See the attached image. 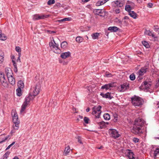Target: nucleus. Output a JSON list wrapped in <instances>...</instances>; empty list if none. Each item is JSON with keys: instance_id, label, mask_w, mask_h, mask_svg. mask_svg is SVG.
<instances>
[{"instance_id": "54", "label": "nucleus", "mask_w": 159, "mask_h": 159, "mask_svg": "<svg viewBox=\"0 0 159 159\" xmlns=\"http://www.w3.org/2000/svg\"><path fill=\"white\" fill-rule=\"evenodd\" d=\"M98 124L99 125H104V122L102 121H100V122H98Z\"/></svg>"}, {"instance_id": "48", "label": "nucleus", "mask_w": 159, "mask_h": 159, "mask_svg": "<svg viewBox=\"0 0 159 159\" xmlns=\"http://www.w3.org/2000/svg\"><path fill=\"white\" fill-rule=\"evenodd\" d=\"M153 6L152 3H149L148 4V7L149 8H152Z\"/></svg>"}, {"instance_id": "50", "label": "nucleus", "mask_w": 159, "mask_h": 159, "mask_svg": "<svg viewBox=\"0 0 159 159\" xmlns=\"http://www.w3.org/2000/svg\"><path fill=\"white\" fill-rule=\"evenodd\" d=\"M78 142L80 143V144H82V143L81 141V139L80 138V137L78 136Z\"/></svg>"}, {"instance_id": "63", "label": "nucleus", "mask_w": 159, "mask_h": 159, "mask_svg": "<svg viewBox=\"0 0 159 159\" xmlns=\"http://www.w3.org/2000/svg\"><path fill=\"white\" fill-rule=\"evenodd\" d=\"M89 110H90V109H89V108H87L86 109V111L87 112H89Z\"/></svg>"}, {"instance_id": "37", "label": "nucleus", "mask_w": 159, "mask_h": 159, "mask_svg": "<svg viewBox=\"0 0 159 159\" xmlns=\"http://www.w3.org/2000/svg\"><path fill=\"white\" fill-rule=\"evenodd\" d=\"M33 19L34 20H39V14H35L34 15L33 17Z\"/></svg>"}, {"instance_id": "33", "label": "nucleus", "mask_w": 159, "mask_h": 159, "mask_svg": "<svg viewBox=\"0 0 159 159\" xmlns=\"http://www.w3.org/2000/svg\"><path fill=\"white\" fill-rule=\"evenodd\" d=\"M83 39L82 37L80 36H78L76 37V40L78 43H81L83 41Z\"/></svg>"}, {"instance_id": "40", "label": "nucleus", "mask_w": 159, "mask_h": 159, "mask_svg": "<svg viewBox=\"0 0 159 159\" xmlns=\"http://www.w3.org/2000/svg\"><path fill=\"white\" fill-rule=\"evenodd\" d=\"M129 78L131 80H134L135 79V75L133 74L130 75L129 76Z\"/></svg>"}, {"instance_id": "45", "label": "nucleus", "mask_w": 159, "mask_h": 159, "mask_svg": "<svg viewBox=\"0 0 159 159\" xmlns=\"http://www.w3.org/2000/svg\"><path fill=\"white\" fill-rule=\"evenodd\" d=\"M151 32L149 30H146L145 31V34H146L147 35H148L149 36H150L151 35Z\"/></svg>"}, {"instance_id": "58", "label": "nucleus", "mask_w": 159, "mask_h": 159, "mask_svg": "<svg viewBox=\"0 0 159 159\" xmlns=\"http://www.w3.org/2000/svg\"><path fill=\"white\" fill-rule=\"evenodd\" d=\"M12 63H13V65H14V67H17V66H16V63H15V61L12 60Z\"/></svg>"}, {"instance_id": "59", "label": "nucleus", "mask_w": 159, "mask_h": 159, "mask_svg": "<svg viewBox=\"0 0 159 159\" xmlns=\"http://www.w3.org/2000/svg\"><path fill=\"white\" fill-rule=\"evenodd\" d=\"M89 1V0H82V2L83 3H85Z\"/></svg>"}, {"instance_id": "5", "label": "nucleus", "mask_w": 159, "mask_h": 159, "mask_svg": "<svg viewBox=\"0 0 159 159\" xmlns=\"http://www.w3.org/2000/svg\"><path fill=\"white\" fill-rule=\"evenodd\" d=\"M40 88L39 85H36L35 87L31 88L30 93L32 95V96H36L40 92Z\"/></svg>"}, {"instance_id": "11", "label": "nucleus", "mask_w": 159, "mask_h": 159, "mask_svg": "<svg viewBox=\"0 0 159 159\" xmlns=\"http://www.w3.org/2000/svg\"><path fill=\"white\" fill-rule=\"evenodd\" d=\"M115 4V7H121L123 5V2L122 0H117L113 2Z\"/></svg>"}, {"instance_id": "44", "label": "nucleus", "mask_w": 159, "mask_h": 159, "mask_svg": "<svg viewBox=\"0 0 159 159\" xmlns=\"http://www.w3.org/2000/svg\"><path fill=\"white\" fill-rule=\"evenodd\" d=\"M115 22L119 23H121L122 22V21L120 20L119 19L117 18L115 19Z\"/></svg>"}, {"instance_id": "1", "label": "nucleus", "mask_w": 159, "mask_h": 159, "mask_svg": "<svg viewBox=\"0 0 159 159\" xmlns=\"http://www.w3.org/2000/svg\"><path fill=\"white\" fill-rule=\"evenodd\" d=\"M101 107L100 106H98V107H94L93 108V111L92 114L93 115H95V119L94 121L98 123V119H99L100 117V115L101 113Z\"/></svg>"}, {"instance_id": "32", "label": "nucleus", "mask_w": 159, "mask_h": 159, "mask_svg": "<svg viewBox=\"0 0 159 159\" xmlns=\"http://www.w3.org/2000/svg\"><path fill=\"white\" fill-rule=\"evenodd\" d=\"M21 89L18 88L16 90L17 95L18 96H20L21 95Z\"/></svg>"}, {"instance_id": "60", "label": "nucleus", "mask_w": 159, "mask_h": 159, "mask_svg": "<svg viewBox=\"0 0 159 159\" xmlns=\"http://www.w3.org/2000/svg\"><path fill=\"white\" fill-rule=\"evenodd\" d=\"M14 71L16 73L17 72V67H14Z\"/></svg>"}, {"instance_id": "34", "label": "nucleus", "mask_w": 159, "mask_h": 159, "mask_svg": "<svg viewBox=\"0 0 159 159\" xmlns=\"http://www.w3.org/2000/svg\"><path fill=\"white\" fill-rule=\"evenodd\" d=\"M7 39V37L4 34H1L0 35V39L2 40H6Z\"/></svg>"}, {"instance_id": "7", "label": "nucleus", "mask_w": 159, "mask_h": 159, "mask_svg": "<svg viewBox=\"0 0 159 159\" xmlns=\"http://www.w3.org/2000/svg\"><path fill=\"white\" fill-rule=\"evenodd\" d=\"M144 123V120L142 119L137 118L135 120L134 125L141 128Z\"/></svg>"}, {"instance_id": "6", "label": "nucleus", "mask_w": 159, "mask_h": 159, "mask_svg": "<svg viewBox=\"0 0 159 159\" xmlns=\"http://www.w3.org/2000/svg\"><path fill=\"white\" fill-rule=\"evenodd\" d=\"M131 132L133 134H140L142 133L141 128L139 126L134 125Z\"/></svg>"}, {"instance_id": "16", "label": "nucleus", "mask_w": 159, "mask_h": 159, "mask_svg": "<svg viewBox=\"0 0 159 159\" xmlns=\"http://www.w3.org/2000/svg\"><path fill=\"white\" fill-rule=\"evenodd\" d=\"M153 157L154 158H156L159 156V148H156L153 150Z\"/></svg>"}, {"instance_id": "25", "label": "nucleus", "mask_w": 159, "mask_h": 159, "mask_svg": "<svg viewBox=\"0 0 159 159\" xmlns=\"http://www.w3.org/2000/svg\"><path fill=\"white\" fill-rule=\"evenodd\" d=\"M4 53L1 50H0V64L2 63L4 59Z\"/></svg>"}, {"instance_id": "21", "label": "nucleus", "mask_w": 159, "mask_h": 159, "mask_svg": "<svg viewBox=\"0 0 159 159\" xmlns=\"http://www.w3.org/2000/svg\"><path fill=\"white\" fill-rule=\"evenodd\" d=\"M100 95L104 98H109L110 99L111 98L110 97V94L109 93H107L106 94H104L103 93H100Z\"/></svg>"}, {"instance_id": "35", "label": "nucleus", "mask_w": 159, "mask_h": 159, "mask_svg": "<svg viewBox=\"0 0 159 159\" xmlns=\"http://www.w3.org/2000/svg\"><path fill=\"white\" fill-rule=\"evenodd\" d=\"M67 43L66 42L64 41L61 44V47L63 48H66L67 46Z\"/></svg>"}, {"instance_id": "52", "label": "nucleus", "mask_w": 159, "mask_h": 159, "mask_svg": "<svg viewBox=\"0 0 159 159\" xmlns=\"http://www.w3.org/2000/svg\"><path fill=\"white\" fill-rule=\"evenodd\" d=\"M99 1L100 2V4H101V5L105 3L104 0H101Z\"/></svg>"}, {"instance_id": "9", "label": "nucleus", "mask_w": 159, "mask_h": 159, "mask_svg": "<svg viewBox=\"0 0 159 159\" xmlns=\"http://www.w3.org/2000/svg\"><path fill=\"white\" fill-rule=\"evenodd\" d=\"M0 81L2 84L4 86H7V80L6 79L4 75L3 74H0Z\"/></svg>"}, {"instance_id": "56", "label": "nucleus", "mask_w": 159, "mask_h": 159, "mask_svg": "<svg viewBox=\"0 0 159 159\" xmlns=\"http://www.w3.org/2000/svg\"><path fill=\"white\" fill-rule=\"evenodd\" d=\"M150 36H152V37H154V38H157V37L156 36L155 34H154L153 33H152L151 32Z\"/></svg>"}, {"instance_id": "46", "label": "nucleus", "mask_w": 159, "mask_h": 159, "mask_svg": "<svg viewBox=\"0 0 159 159\" xmlns=\"http://www.w3.org/2000/svg\"><path fill=\"white\" fill-rule=\"evenodd\" d=\"M139 139L138 138H134L133 139V141L135 143H137L139 142Z\"/></svg>"}, {"instance_id": "15", "label": "nucleus", "mask_w": 159, "mask_h": 159, "mask_svg": "<svg viewBox=\"0 0 159 159\" xmlns=\"http://www.w3.org/2000/svg\"><path fill=\"white\" fill-rule=\"evenodd\" d=\"M113 86V84L112 83H109L104 85L102 86L101 87L102 89H108L112 87Z\"/></svg>"}, {"instance_id": "64", "label": "nucleus", "mask_w": 159, "mask_h": 159, "mask_svg": "<svg viewBox=\"0 0 159 159\" xmlns=\"http://www.w3.org/2000/svg\"><path fill=\"white\" fill-rule=\"evenodd\" d=\"M158 30H159V29L158 28H155L154 29V30L156 31H157Z\"/></svg>"}, {"instance_id": "17", "label": "nucleus", "mask_w": 159, "mask_h": 159, "mask_svg": "<svg viewBox=\"0 0 159 159\" xmlns=\"http://www.w3.org/2000/svg\"><path fill=\"white\" fill-rule=\"evenodd\" d=\"M8 79L9 82L11 85H13L15 84V79L12 76L8 77Z\"/></svg>"}, {"instance_id": "28", "label": "nucleus", "mask_w": 159, "mask_h": 159, "mask_svg": "<svg viewBox=\"0 0 159 159\" xmlns=\"http://www.w3.org/2000/svg\"><path fill=\"white\" fill-rule=\"evenodd\" d=\"M99 35V33H96L92 34L91 36L92 37V38L93 39H98Z\"/></svg>"}, {"instance_id": "30", "label": "nucleus", "mask_w": 159, "mask_h": 159, "mask_svg": "<svg viewBox=\"0 0 159 159\" xmlns=\"http://www.w3.org/2000/svg\"><path fill=\"white\" fill-rule=\"evenodd\" d=\"M132 9V7L129 5H126L125 6V10L127 11L129 13V12H130L131 11V10Z\"/></svg>"}, {"instance_id": "23", "label": "nucleus", "mask_w": 159, "mask_h": 159, "mask_svg": "<svg viewBox=\"0 0 159 159\" xmlns=\"http://www.w3.org/2000/svg\"><path fill=\"white\" fill-rule=\"evenodd\" d=\"M129 14L132 18L134 19H136L137 17V15L134 11H131L130 12H129Z\"/></svg>"}, {"instance_id": "19", "label": "nucleus", "mask_w": 159, "mask_h": 159, "mask_svg": "<svg viewBox=\"0 0 159 159\" xmlns=\"http://www.w3.org/2000/svg\"><path fill=\"white\" fill-rule=\"evenodd\" d=\"M28 105L25 102H24L22 106L20 112L21 113H23L26 108Z\"/></svg>"}, {"instance_id": "36", "label": "nucleus", "mask_w": 159, "mask_h": 159, "mask_svg": "<svg viewBox=\"0 0 159 159\" xmlns=\"http://www.w3.org/2000/svg\"><path fill=\"white\" fill-rule=\"evenodd\" d=\"M143 45L146 48H148L149 47L148 43L146 41L142 42Z\"/></svg>"}, {"instance_id": "31", "label": "nucleus", "mask_w": 159, "mask_h": 159, "mask_svg": "<svg viewBox=\"0 0 159 159\" xmlns=\"http://www.w3.org/2000/svg\"><path fill=\"white\" fill-rule=\"evenodd\" d=\"M103 117L106 120H108L110 119V116L108 113H105L103 115Z\"/></svg>"}, {"instance_id": "49", "label": "nucleus", "mask_w": 159, "mask_h": 159, "mask_svg": "<svg viewBox=\"0 0 159 159\" xmlns=\"http://www.w3.org/2000/svg\"><path fill=\"white\" fill-rule=\"evenodd\" d=\"M13 129L11 131V133L12 134L14 133L15 132L16 130H17L18 129H16L14 128V125L13 126Z\"/></svg>"}, {"instance_id": "24", "label": "nucleus", "mask_w": 159, "mask_h": 159, "mask_svg": "<svg viewBox=\"0 0 159 159\" xmlns=\"http://www.w3.org/2000/svg\"><path fill=\"white\" fill-rule=\"evenodd\" d=\"M17 86L18 88L22 89L24 87V84L21 80L19 81L18 82Z\"/></svg>"}, {"instance_id": "8", "label": "nucleus", "mask_w": 159, "mask_h": 159, "mask_svg": "<svg viewBox=\"0 0 159 159\" xmlns=\"http://www.w3.org/2000/svg\"><path fill=\"white\" fill-rule=\"evenodd\" d=\"M109 133L111 134V136L115 139L118 138L120 135L119 134L117 131L115 129H110L109 130Z\"/></svg>"}, {"instance_id": "4", "label": "nucleus", "mask_w": 159, "mask_h": 159, "mask_svg": "<svg viewBox=\"0 0 159 159\" xmlns=\"http://www.w3.org/2000/svg\"><path fill=\"white\" fill-rule=\"evenodd\" d=\"M12 120L14 123V128L16 129H18L19 127V124L20 121L18 119L17 114L14 112V115L12 114Z\"/></svg>"}, {"instance_id": "13", "label": "nucleus", "mask_w": 159, "mask_h": 159, "mask_svg": "<svg viewBox=\"0 0 159 159\" xmlns=\"http://www.w3.org/2000/svg\"><path fill=\"white\" fill-rule=\"evenodd\" d=\"M71 55V53L70 52H62L61 54L60 57L62 59H65L69 57Z\"/></svg>"}, {"instance_id": "41", "label": "nucleus", "mask_w": 159, "mask_h": 159, "mask_svg": "<svg viewBox=\"0 0 159 159\" xmlns=\"http://www.w3.org/2000/svg\"><path fill=\"white\" fill-rule=\"evenodd\" d=\"M84 122L85 123L88 124L89 123V119L88 117H84Z\"/></svg>"}, {"instance_id": "38", "label": "nucleus", "mask_w": 159, "mask_h": 159, "mask_svg": "<svg viewBox=\"0 0 159 159\" xmlns=\"http://www.w3.org/2000/svg\"><path fill=\"white\" fill-rule=\"evenodd\" d=\"M10 153V152L9 151H7L5 154L3 156V158H5L6 159L8 157Z\"/></svg>"}, {"instance_id": "51", "label": "nucleus", "mask_w": 159, "mask_h": 159, "mask_svg": "<svg viewBox=\"0 0 159 159\" xmlns=\"http://www.w3.org/2000/svg\"><path fill=\"white\" fill-rule=\"evenodd\" d=\"M48 32L49 33V34H54L56 33V32L54 31H51V30H48Z\"/></svg>"}, {"instance_id": "42", "label": "nucleus", "mask_w": 159, "mask_h": 159, "mask_svg": "<svg viewBox=\"0 0 159 159\" xmlns=\"http://www.w3.org/2000/svg\"><path fill=\"white\" fill-rule=\"evenodd\" d=\"M94 12L96 14H98L101 13V11L99 9L95 10H94Z\"/></svg>"}, {"instance_id": "2", "label": "nucleus", "mask_w": 159, "mask_h": 159, "mask_svg": "<svg viewBox=\"0 0 159 159\" xmlns=\"http://www.w3.org/2000/svg\"><path fill=\"white\" fill-rule=\"evenodd\" d=\"M49 45L50 48L53 50V52L56 53H60L61 51L59 48V45L55 43L54 39L49 42Z\"/></svg>"}, {"instance_id": "53", "label": "nucleus", "mask_w": 159, "mask_h": 159, "mask_svg": "<svg viewBox=\"0 0 159 159\" xmlns=\"http://www.w3.org/2000/svg\"><path fill=\"white\" fill-rule=\"evenodd\" d=\"M116 13V14H118L120 12V10L119 9H116L115 10Z\"/></svg>"}, {"instance_id": "22", "label": "nucleus", "mask_w": 159, "mask_h": 159, "mask_svg": "<svg viewBox=\"0 0 159 159\" xmlns=\"http://www.w3.org/2000/svg\"><path fill=\"white\" fill-rule=\"evenodd\" d=\"M70 150V147L69 146H68L66 147L64 152V154L65 155H67L69 152Z\"/></svg>"}, {"instance_id": "47", "label": "nucleus", "mask_w": 159, "mask_h": 159, "mask_svg": "<svg viewBox=\"0 0 159 159\" xmlns=\"http://www.w3.org/2000/svg\"><path fill=\"white\" fill-rule=\"evenodd\" d=\"M121 90H123V91L125 90V85L123 84L121 85Z\"/></svg>"}, {"instance_id": "18", "label": "nucleus", "mask_w": 159, "mask_h": 159, "mask_svg": "<svg viewBox=\"0 0 159 159\" xmlns=\"http://www.w3.org/2000/svg\"><path fill=\"white\" fill-rule=\"evenodd\" d=\"M128 157L129 159H135V158L134 156L133 152L131 150H129L128 152Z\"/></svg>"}, {"instance_id": "27", "label": "nucleus", "mask_w": 159, "mask_h": 159, "mask_svg": "<svg viewBox=\"0 0 159 159\" xmlns=\"http://www.w3.org/2000/svg\"><path fill=\"white\" fill-rule=\"evenodd\" d=\"M48 16L43 14H39V20L43 19L46 18H47Z\"/></svg>"}, {"instance_id": "39", "label": "nucleus", "mask_w": 159, "mask_h": 159, "mask_svg": "<svg viewBox=\"0 0 159 159\" xmlns=\"http://www.w3.org/2000/svg\"><path fill=\"white\" fill-rule=\"evenodd\" d=\"M55 3L54 0H49L47 2V4L48 5H50L52 4H53Z\"/></svg>"}, {"instance_id": "61", "label": "nucleus", "mask_w": 159, "mask_h": 159, "mask_svg": "<svg viewBox=\"0 0 159 159\" xmlns=\"http://www.w3.org/2000/svg\"><path fill=\"white\" fill-rule=\"evenodd\" d=\"M129 85H125V90L126 89H129Z\"/></svg>"}, {"instance_id": "26", "label": "nucleus", "mask_w": 159, "mask_h": 159, "mask_svg": "<svg viewBox=\"0 0 159 159\" xmlns=\"http://www.w3.org/2000/svg\"><path fill=\"white\" fill-rule=\"evenodd\" d=\"M16 50L17 52H18L19 53V58H20V57L21 53V50L20 48L18 46L16 47Z\"/></svg>"}, {"instance_id": "12", "label": "nucleus", "mask_w": 159, "mask_h": 159, "mask_svg": "<svg viewBox=\"0 0 159 159\" xmlns=\"http://www.w3.org/2000/svg\"><path fill=\"white\" fill-rule=\"evenodd\" d=\"M147 68L146 67L142 68L137 72V74L139 76H142L146 72Z\"/></svg>"}, {"instance_id": "62", "label": "nucleus", "mask_w": 159, "mask_h": 159, "mask_svg": "<svg viewBox=\"0 0 159 159\" xmlns=\"http://www.w3.org/2000/svg\"><path fill=\"white\" fill-rule=\"evenodd\" d=\"M129 19V17L127 16H125L124 17V19Z\"/></svg>"}, {"instance_id": "29", "label": "nucleus", "mask_w": 159, "mask_h": 159, "mask_svg": "<svg viewBox=\"0 0 159 159\" xmlns=\"http://www.w3.org/2000/svg\"><path fill=\"white\" fill-rule=\"evenodd\" d=\"M71 18L70 17L65 18L63 19L59 20H58V22L59 23H61L63 21H70L71 20Z\"/></svg>"}, {"instance_id": "55", "label": "nucleus", "mask_w": 159, "mask_h": 159, "mask_svg": "<svg viewBox=\"0 0 159 159\" xmlns=\"http://www.w3.org/2000/svg\"><path fill=\"white\" fill-rule=\"evenodd\" d=\"M100 2L99 1H98V2H97L96 4V6H99L100 5H101V4H100Z\"/></svg>"}, {"instance_id": "57", "label": "nucleus", "mask_w": 159, "mask_h": 159, "mask_svg": "<svg viewBox=\"0 0 159 159\" xmlns=\"http://www.w3.org/2000/svg\"><path fill=\"white\" fill-rule=\"evenodd\" d=\"M8 137H6L5 138V139L1 141H0V143H2V142H4L5 140H7L8 139Z\"/></svg>"}, {"instance_id": "3", "label": "nucleus", "mask_w": 159, "mask_h": 159, "mask_svg": "<svg viewBox=\"0 0 159 159\" xmlns=\"http://www.w3.org/2000/svg\"><path fill=\"white\" fill-rule=\"evenodd\" d=\"M132 104L135 107H140L143 105V101L141 98L135 96L131 98Z\"/></svg>"}, {"instance_id": "43", "label": "nucleus", "mask_w": 159, "mask_h": 159, "mask_svg": "<svg viewBox=\"0 0 159 159\" xmlns=\"http://www.w3.org/2000/svg\"><path fill=\"white\" fill-rule=\"evenodd\" d=\"M15 142H13L12 143L9 145L6 149V150L9 149L12 145L15 144Z\"/></svg>"}, {"instance_id": "10", "label": "nucleus", "mask_w": 159, "mask_h": 159, "mask_svg": "<svg viewBox=\"0 0 159 159\" xmlns=\"http://www.w3.org/2000/svg\"><path fill=\"white\" fill-rule=\"evenodd\" d=\"M151 85V84L150 83L145 81L142 84L140 88L141 89H144V90H148L150 88Z\"/></svg>"}, {"instance_id": "20", "label": "nucleus", "mask_w": 159, "mask_h": 159, "mask_svg": "<svg viewBox=\"0 0 159 159\" xmlns=\"http://www.w3.org/2000/svg\"><path fill=\"white\" fill-rule=\"evenodd\" d=\"M119 29L116 26L110 27L108 29V30L113 32H116L118 31Z\"/></svg>"}, {"instance_id": "14", "label": "nucleus", "mask_w": 159, "mask_h": 159, "mask_svg": "<svg viewBox=\"0 0 159 159\" xmlns=\"http://www.w3.org/2000/svg\"><path fill=\"white\" fill-rule=\"evenodd\" d=\"M34 97V96H32V95L30 93L29 95L26 98L25 101L24 102H25V103L29 105L30 101L32 100Z\"/></svg>"}]
</instances>
